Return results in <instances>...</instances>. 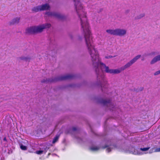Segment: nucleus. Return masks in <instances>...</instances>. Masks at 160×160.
<instances>
[{"label":"nucleus","instance_id":"1","mask_svg":"<svg viewBox=\"0 0 160 160\" xmlns=\"http://www.w3.org/2000/svg\"><path fill=\"white\" fill-rule=\"evenodd\" d=\"M75 8L80 19L81 30L82 32L87 47L91 56L92 65L95 68V72L97 78V81L95 83V85L101 88L102 92L107 94L108 85L107 83L104 80V76L102 72V70H101L99 68V65H100L101 69H105L104 71L107 73L118 74L121 71L118 69H110L108 66L100 62L98 52L94 48L93 45L92 35L84 9L83 8Z\"/></svg>","mask_w":160,"mask_h":160},{"label":"nucleus","instance_id":"2","mask_svg":"<svg viewBox=\"0 0 160 160\" xmlns=\"http://www.w3.org/2000/svg\"><path fill=\"white\" fill-rule=\"evenodd\" d=\"M122 141L117 140L116 139L109 138L104 137L102 143H104V145L101 147L102 149L107 148L106 151L108 152H111L112 149L119 148L122 147L121 143Z\"/></svg>","mask_w":160,"mask_h":160},{"label":"nucleus","instance_id":"3","mask_svg":"<svg viewBox=\"0 0 160 160\" xmlns=\"http://www.w3.org/2000/svg\"><path fill=\"white\" fill-rule=\"evenodd\" d=\"M51 26L50 24L45 23L38 26H33L28 28L26 29L27 34H35L42 32L44 29L49 28Z\"/></svg>","mask_w":160,"mask_h":160},{"label":"nucleus","instance_id":"4","mask_svg":"<svg viewBox=\"0 0 160 160\" xmlns=\"http://www.w3.org/2000/svg\"><path fill=\"white\" fill-rule=\"evenodd\" d=\"M77 78L76 75H67L55 77L54 78H46L41 81V82L43 83L48 84L54 83L59 81L71 80Z\"/></svg>","mask_w":160,"mask_h":160},{"label":"nucleus","instance_id":"5","mask_svg":"<svg viewBox=\"0 0 160 160\" xmlns=\"http://www.w3.org/2000/svg\"><path fill=\"white\" fill-rule=\"evenodd\" d=\"M94 100L97 103L106 106L110 110H113L114 106L110 99H104L100 96H97L94 98Z\"/></svg>","mask_w":160,"mask_h":160},{"label":"nucleus","instance_id":"6","mask_svg":"<svg viewBox=\"0 0 160 160\" xmlns=\"http://www.w3.org/2000/svg\"><path fill=\"white\" fill-rule=\"evenodd\" d=\"M106 32L113 35L122 36L126 34L127 31L125 29L117 28L114 30L108 29Z\"/></svg>","mask_w":160,"mask_h":160},{"label":"nucleus","instance_id":"7","mask_svg":"<svg viewBox=\"0 0 160 160\" xmlns=\"http://www.w3.org/2000/svg\"><path fill=\"white\" fill-rule=\"evenodd\" d=\"M45 14L48 17L54 16L58 19L63 21L66 20L67 18L66 16L55 12H47Z\"/></svg>","mask_w":160,"mask_h":160},{"label":"nucleus","instance_id":"8","mask_svg":"<svg viewBox=\"0 0 160 160\" xmlns=\"http://www.w3.org/2000/svg\"><path fill=\"white\" fill-rule=\"evenodd\" d=\"M88 82L86 81H83L82 83L76 84H70L64 85L62 87V88H66L69 87L74 88L75 87L79 88L82 86H88Z\"/></svg>","mask_w":160,"mask_h":160},{"label":"nucleus","instance_id":"9","mask_svg":"<svg viewBox=\"0 0 160 160\" xmlns=\"http://www.w3.org/2000/svg\"><path fill=\"white\" fill-rule=\"evenodd\" d=\"M141 57L140 55H138L134 58L132 59L129 62L127 63L126 64L124 65V66L121 68V70H124L126 69L129 67L135 62L138 59H139Z\"/></svg>","mask_w":160,"mask_h":160},{"label":"nucleus","instance_id":"10","mask_svg":"<svg viewBox=\"0 0 160 160\" xmlns=\"http://www.w3.org/2000/svg\"><path fill=\"white\" fill-rule=\"evenodd\" d=\"M50 49L53 51L55 53H57L58 46L54 40L50 38L49 40Z\"/></svg>","mask_w":160,"mask_h":160},{"label":"nucleus","instance_id":"11","mask_svg":"<svg viewBox=\"0 0 160 160\" xmlns=\"http://www.w3.org/2000/svg\"><path fill=\"white\" fill-rule=\"evenodd\" d=\"M130 147H129L128 150L130 151V152L134 154H142L141 152H140V150L138 149L139 148H135L134 147H132V149L130 150Z\"/></svg>","mask_w":160,"mask_h":160},{"label":"nucleus","instance_id":"12","mask_svg":"<svg viewBox=\"0 0 160 160\" xmlns=\"http://www.w3.org/2000/svg\"><path fill=\"white\" fill-rule=\"evenodd\" d=\"M90 143L91 146L89 149L91 151L93 152L97 151L100 149V147L95 146L94 143L92 141H91Z\"/></svg>","mask_w":160,"mask_h":160},{"label":"nucleus","instance_id":"13","mask_svg":"<svg viewBox=\"0 0 160 160\" xmlns=\"http://www.w3.org/2000/svg\"><path fill=\"white\" fill-rule=\"evenodd\" d=\"M77 139L80 143H87L90 144V141L92 140L88 139L86 138H81L80 137H78Z\"/></svg>","mask_w":160,"mask_h":160},{"label":"nucleus","instance_id":"14","mask_svg":"<svg viewBox=\"0 0 160 160\" xmlns=\"http://www.w3.org/2000/svg\"><path fill=\"white\" fill-rule=\"evenodd\" d=\"M40 11L44 10H49L50 9V7L48 3H46L45 4H43L39 5Z\"/></svg>","mask_w":160,"mask_h":160},{"label":"nucleus","instance_id":"15","mask_svg":"<svg viewBox=\"0 0 160 160\" xmlns=\"http://www.w3.org/2000/svg\"><path fill=\"white\" fill-rule=\"evenodd\" d=\"M17 59L19 62H20L21 60H22L26 62H29L31 59V58L29 56L26 57L24 56H22L20 57L17 58Z\"/></svg>","mask_w":160,"mask_h":160},{"label":"nucleus","instance_id":"16","mask_svg":"<svg viewBox=\"0 0 160 160\" xmlns=\"http://www.w3.org/2000/svg\"><path fill=\"white\" fill-rule=\"evenodd\" d=\"M159 61H160V55H157L154 57L151 61L150 62V64H153Z\"/></svg>","mask_w":160,"mask_h":160},{"label":"nucleus","instance_id":"17","mask_svg":"<svg viewBox=\"0 0 160 160\" xmlns=\"http://www.w3.org/2000/svg\"><path fill=\"white\" fill-rule=\"evenodd\" d=\"M76 131L78 132H79L78 129L76 127H72L71 128H70L67 130V134H72L73 132Z\"/></svg>","mask_w":160,"mask_h":160},{"label":"nucleus","instance_id":"18","mask_svg":"<svg viewBox=\"0 0 160 160\" xmlns=\"http://www.w3.org/2000/svg\"><path fill=\"white\" fill-rule=\"evenodd\" d=\"M20 20V18H14L10 22V25H12L15 24H18Z\"/></svg>","mask_w":160,"mask_h":160},{"label":"nucleus","instance_id":"19","mask_svg":"<svg viewBox=\"0 0 160 160\" xmlns=\"http://www.w3.org/2000/svg\"><path fill=\"white\" fill-rule=\"evenodd\" d=\"M145 13L141 14L135 17L134 19L135 20L141 19L145 16Z\"/></svg>","mask_w":160,"mask_h":160},{"label":"nucleus","instance_id":"20","mask_svg":"<svg viewBox=\"0 0 160 160\" xmlns=\"http://www.w3.org/2000/svg\"><path fill=\"white\" fill-rule=\"evenodd\" d=\"M32 11L35 12H37L39 11H40L39 5L33 8L32 9Z\"/></svg>","mask_w":160,"mask_h":160},{"label":"nucleus","instance_id":"21","mask_svg":"<svg viewBox=\"0 0 160 160\" xmlns=\"http://www.w3.org/2000/svg\"><path fill=\"white\" fill-rule=\"evenodd\" d=\"M144 88L143 87H140V88L138 87L137 88H133V91L138 92H139L143 91L144 89Z\"/></svg>","mask_w":160,"mask_h":160},{"label":"nucleus","instance_id":"22","mask_svg":"<svg viewBox=\"0 0 160 160\" xmlns=\"http://www.w3.org/2000/svg\"><path fill=\"white\" fill-rule=\"evenodd\" d=\"M59 136H56L54 138H53V140H52V143L53 144H54L55 142H57L58 141V139L59 138Z\"/></svg>","mask_w":160,"mask_h":160},{"label":"nucleus","instance_id":"23","mask_svg":"<svg viewBox=\"0 0 160 160\" xmlns=\"http://www.w3.org/2000/svg\"><path fill=\"white\" fill-rule=\"evenodd\" d=\"M20 148L21 149L23 150H25L27 149V147L24 145L22 144H20Z\"/></svg>","mask_w":160,"mask_h":160},{"label":"nucleus","instance_id":"24","mask_svg":"<svg viewBox=\"0 0 160 160\" xmlns=\"http://www.w3.org/2000/svg\"><path fill=\"white\" fill-rule=\"evenodd\" d=\"M150 148L149 147H147V148H138V149L140 150V151H147Z\"/></svg>","mask_w":160,"mask_h":160},{"label":"nucleus","instance_id":"25","mask_svg":"<svg viewBox=\"0 0 160 160\" xmlns=\"http://www.w3.org/2000/svg\"><path fill=\"white\" fill-rule=\"evenodd\" d=\"M35 153L38 154L40 155L44 153V151L42 150H39L36 151Z\"/></svg>","mask_w":160,"mask_h":160},{"label":"nucleus","instance_id":"26","mask_svg":"<svg viewBox=\"0 0 160 160\" xmlns=\"http://www.w3.org/2000/svg\"><path fill=\"white\" fill-rule=\"evenodd\" d=\"M49 149V147L46 146L44 147V149H43L42 150L44 151V153H45Z\"/></svg>","mask_w":160,"mask_h":160},{"label":"nucleus","instance_id":"27","mask_svg":"<svg viewBox=\"0 0 160 160\" xmlns=\"http://www.w3.org/2000/svg\"><path fill=\"white\" fill-rule=\"evenodd\" d=\"M115 57V56H112V55H109V56H105V58L107 59H109L110 58H114Z\"/></svg>","mask_w":160,"mask_h":160},{"label":"nucleus","instance_id":"28","mask_svg":"<svg viewBox=\"0 0 160 160\" xmlns=\"http://www.w3.org/2000/svg\"><path fill=\"white\" fill-rule=\"evenodd\" d=\"M160 74V70L155 72L154 73V75L155 76H156V75H158Z\"/></svg>","mask_w":160,"mask_h":160},{"label":"nucleus","instance_id":"29","mask_svg":"<svg viewBox=\"0 0 160 160\" xmlns=\"http://www.w3.org/2000/svg\"><path fill=\"white\" fill-rule=\"evenodd\" d=\"M130 11V10H129V9L126 10L125 11V14L126 15Z\"/></svg>","mask_w":160,"mask_h":160},{"label":"nucleus","instance_id":"30","mask_svg":"<svg viewBox=\"0 0 160 160\" xmlns=\"http://www.w3.org/2000/svg\"><path fill=\"white\" fill-rule=\"evenodd\" d=\"M82 38H83L82 36H78V39L79 40H81L82 39Z\"/></svg>","mask_w":160,"mask_h":160},{"label":"nucleus","instance_id":"31","mask_svg":"<svg viewBox=\"0 0 160 160\" xmlns=\"http://www.w3.org/2000/svg\"><path fill=\"white\" fill-rule=\"evenodd\" d=\"M155 151L156 152H160V148H157L156 149Z\"/></svg>","mask_w":160,"mask_h":160},{"label":"nucleus","instance_id":"32","mask_svg":"<svg viewBox=\"0 0 160 160\" xmlns=\"http://www.w3.org/2000/svg\"><path fill=\"white\" fill-rule=\"evenodd\" d=\"M69 36L71 39H73V37L72 34L70 33L69 34Z\"/></svg>","mask_w":160,"mask_h":160},{"label":"nucleus","instance_id":"33","mask_svg":"<svg viewBox=\"0 0 160 160\" xmlns=\"http://www.w3.org/2000/svg\"><path fill=\"white\" fill-rule=\"evenodd\" d=\"M3 140L5 141H7V140L6 138V137H5L4 138Z\"/></svg>","mask_w":160,"mask_h":160},{"label":"nucleus","instance_id":"34","mask_svg":"<svg viewBox=\"0 0 160 160\" xmlns=\"http://www.w3.org/2000/svg\"><path fill=\"white\" fill-rule=\"evenodd\" d=\"M53 154L55 155H56V156H57V155L56 154Z\"/></svg>","mask_w":160,"mask_h":160},{"label":"nucleus","instance_id":"35","mask_svg":"<svg viewBox=\"0 0 160 160\" xmlns=\"http://www.w3.org/2000/svg\"><path fill=\"white\" fill-rule=\"evenodd\" d=\"M108 119H107V120H106V121H105V122H107V121L108 120Z\"/></svg>","mask_w":160,"mask_h":160},{"label":"nucleus","instance_id":"36","mask_svg":"<svg viewBox=\"0 0 160 160\" xmlns=\"http://www.w3.org/2000/svg\"><path fill=\"white\" fill-rule=\"evenodd\" d=\"M50 153H49V154H48V155H50Z\"/></svg>","mask_w":160,"mask_h":160},{"label":"nucleus","instance_id":"37","mask_svg":"<svg viewBox=\"0 0 160 160\" xmlns=\"http://www.w3.org/2000/svg\"><path fill=\"white\" fill-rule=\"evenodd\" d=\"M50 145H51V146H52V144H50Z\"/></svg>","mask_w":160,"mask_h":160},{"label":"nucleus","instance_id":"38","mask_svg":"<svg viewBox=\"0 0 160 160\" xmlns=\"http://www.w3.org/2000/svg\"><path fill=\"white\" fill-rule=\"evenodd\" d=\"M159 143L160 144V141L159 142Z\"/></svg>","mask_w":160,"mask_h":160},{"label":"nucleus","instance_id":"39","mask_svg":"<svg viewBox=\"0 0 160 160\" xmlns=\"http://www.w3.org/2000/svg\"><path fill=\"white\" fill-rule=\"evenodd\" d=\"M159 38H160V37Z\"/></svg>","mask_w":160,"mask_h":160}]
</instances>
